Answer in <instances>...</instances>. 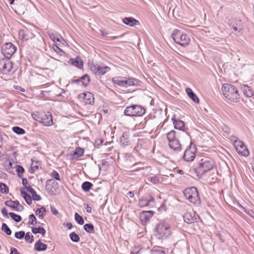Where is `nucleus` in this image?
Instances as JSON below:
<instances>
[{"label":"nucleus","mask_w":254,"mask_h":254,"mask_svg":"<svg viewBox=\"0 0 254 254\" xmlns=\"http://www.w3.org/2000/svg\"><path fill=\"white\" fill-rule=\"evenodd\" d=\"M214 165L212 161L206 160L199 163L197 167L198 172L201 175H203L206 172L212 170L214 168Z\"/></svg>","instance_id":"11"},{"label":"nucleus","mask_w":254,"mask_h":254,"mask_svg":"<svg viewBox=\"0 0 254 254\" xmlns=\"http://www.w3.org/2000/svg\"><path fill=\"white\" fill-rule=\"evenodd\" d=\"M222 129L224 132H225L227 134H229L231 132L230 128H229V127L228 126H227L226 125H223L222 126Z\"/></svg>","instance_id":"54"},{"label":"nucleus","mask_w":254,"mask_h":254,"mask_svg":"<svg viewBox=\"0 0 254 254\" xmlns=\"http://www.w3.org/2000/svg\"><path fill=\"white\" fill-rule=\"evenodd\" d=\"M247 213L254 219V211L249 210L248 211Z\"/></svg>","instance_id":"62"},{"label":"nucleus","mask_w":254,"mask_h":254,"mask_svg":"<svg viewBox=\"0 0 254 254\" xmlns=\"http://www.w3.org/2000/svg\"><path fill=\"white\" fill-rule=\"evenodd\" d=\"M31 165L29 172L30 174H34L35 171L39 170L41 167V162L40 161H35L34 158L31 159Z\"/></svg>","instance_id":"20"},{"label":"nucleus","mask_w":254,"mask_h":254,"mask_svg":"<svg viewBox=\"0 0 254 254\" xmlns=\"http://www.w3.org/2000/svg\"><path fill=\"white\" fill-rule=\"evenodd\" d=\"M53 48L55 51L59 54L62 55V53H64L63 51L57 45H55Z\"/></svg>","instance_id":"55"},{"label":"nucleus","mask_w":254,"mask_h":254,"mask_svg":"<svg viewBox=\"0 0 254 254\" xmlns=\"http://www.w3.org/2000/svg\"><path fill=\"white\" fill-rule=\"evenodd\" d=\"M145 113V109L140 105H132L127 106L124 110V114L129 117H141Z\"/></svg>","instance_id":"5"},{"label":"nucleus","mask_w":254,"mask_h":254,"mask_svg":"<svg viewBox=\"0 0 254 254\" xmlns=\"http://www.w3.org/2000/svg\"><path fill=\"white\" fill-rule=\"evenodd\" d=\"M13 67V63L8 59H0V73L8 74Z\"/></svg>","instance_id":"10"},{"label":"nucleus","mask_w":254,"mask_h":254,"mask_svg":"<svg viewBox=\"0 0 254 254\" xmlns=\"http://www.w3.org/2000/svg\"><path fill=\"white\" fill-rule=\"evenodd\" d=\"M123 22L125 24L130 26L138 25L139 24V21L132 17H125L123 18Z\"/></svg>","instance_id":"22"},{"label":"nucleus","mask_w":254,"mask_h":254,"mask_svg":"<svg viewBox=\"0 0 254 254\" xmlns=\"http://www.w3.org/2000/svg\"><path fill=\"white\" fill-rule=\"evenodd\" d=\"M0 191L2 193L7 194L8 193L9 190L7 186L4 183H0Z\"/></svg>","instance_id":"45"},{"label":"nucleus","mask_w":254,"mask_h":254,"mask_svg":"<svg viewBox=\"0 0 254 254\" xmlns=\"http://www.w3.org/2000/svg\"><path fill=\"white\" fill-rule=\"evenodd\" d=\"M8 215L14 221L16 222H19L22 220L21 216L14 212H10L8 213Z\"/></svg>","instance_id":"38"},{"label":"nucleus","mask_w":254,"mask_h":254,"mask_svg":"<svg viewBox=\"0 0 254 254\" xmlns=\"http://www.w3.org/2000/svg\"><path fill=\"white\" fill-rule=\"evenodd\" d=\"M156 235L159 239H165L172 235L170 224L167 223L160 222L155 228Z\"/></svg>","instance_id":"3"},{"label":"nucleus","mask_w":254,"mask_h":254,"mask_svg":"<svg viewBox=\"0 0 254 254\" xmlns=\"http://www.w3.org/2000/svg\"><path fill=\"white\" fill-rule=\"evenodd\" d=\"M66 226L68 229H71L72 228V224L70 222H68L66 223Z\"/></svg>","instance_id":"64"},{"label":"nucleus","mask_w":254,"mask_h":254,"mask_svg":"<svg viewBox=\"0 0 254 254\" xmlns=\"http://www.w3.org/2000/svg\"><path fill=\"white\" fill-rule=\"evenodd\" d=\"M81 85L83 86H87L90 82V77L87 74H84L80 77Z\"/></svg>","instance_id":"33"},{"label":"nucleus","mask_w":254,"mask_h":254,"mask_svg":"<svg viewBox=\"0 0 254 254\" xmlns=\"http://www.w3.org/2000/svg\"><path fill=\"white\" fill-rule=\"evenodd\" d=\"M51 210L54 215H57L59 213L58 210L53 206H51Z\"/></svg>","instance_id":"57"},{"label":"nucleus","mask_w":254,"mask_h":254,"mask_svg":"<svg viewBox=\"0 0 254 254\" xmlns=\"http://www.w3.org/2000/svg\"><path fill=\"white\" fill-rule=\"evenodd\" d=\"M148 180L153 184H156L159 182V178L157 176H152L148 178Z\"/></svg>","instance_id":"53"},{"label":"nucleus","mask_w":254,"mask_h":254,"mask_svg":"<svg viewBox=\"0 0 254 254\" xmlns=\"http://www.w3.org/2000/svg\"><path fill=\"white\" fill-rule=\"evenodd\" d=\"M84 230L88 233H94V227L92 223H87L83 226Z\"/></svg>","instance_id":"32"},{"label":"nucleus","mask_w":254,"mask_h":254,"mask_svg":"<svg viewBox=\"0 0 254 254\" xmlns=\"http://www.w3.org/2000/svg\"><path fill=\"white\" fill-rule=\"evenodd\" d=\"M24 237L25 241L29 242L30 243H32L34 241V237L30 232L26 233Z\"/></svg>","instance_id":"49"},{"label":"nucleus","mask_w":254,"mask_h":254,"mask_svg":"<svg viewBox=\"0 0 254 254\" xmlns=\"http://www.w3.org/2000/svg\"><path fill=\"white\" fill-rule=\"evenodd\" d=\"M69 236L70 240L73 242L77 243L80 241L79 236L74 232L70 233Z\"/></svg>","instance_id":"40"},{"label":"nucleus","mask_w":254,"mask_h":254,"mask_svg":"<svg viewBox=\"0 0 254 254\" xmlns=\"http://www.w3.org/2000/svg\"><path fill=\"white\" fill-rule=\"evenodd\" d=\"M179 38V40L178 41L177 44H178L183 47L187 46L190 42V38L186 34H184Z\"/></svg>","instance_id":"21"},{"label":"nucleus","mask_w":254,"mask_h":254,"mask_svg":"<svg viewBox=\"0 0 254 254\" xmlns=\"http://www.w3.org/2000/svg\"><path fill=\"white\" fill-rule=\"evenodd\" d=\"M229 139L233 142V145L235 146V141H239L240 140L238 139V138L235 135H231L229 137Z\"/></svg>","instance_id":"56"},{"label":"nucleus","mask_w":254,"mask_h":254,"mask_svg":"<svg viewBox=\"0 0 254 254\" xmlns=\"http://www.w3.org/2000/svg\"><path fill=\"white\" fill-rule=\"evenodd\" d=\"M28 183L27 180L26 178H22V184L23 186H24V188H25V187L26 186L27 184Z\"/></svg>","instance_id":"61"},{"label":"nucleus","mask_w":254,"mask_h":254,"mask_svg":"<svg viewBox=\"0 0 254 254\" xmlns=\"http://www.w3.org/2000/svg\"><path fill=\"white\" fill-rule=\"evenodd\" d=\"M154 214L153 211H143L140 214V220L142 223H146Z\"/></svg>","instance_id":"17"},{"label":"nucleus","mask_w":254,"mask_h":254,"mask_svg":"<svg viewBox=\"0 0 254 254\" xmlns=\"http://www.w3.org/2000/svg\"><path fill=\"white\" fill-rule=\"evenodd\" d=\"M15 168L18 177L22 178L23 176V173L24 172V168L22 166L18 165H17Z\"/></svg>","instance_id":"43"},{"label":"nucleus","mask_w":254,"mask_h":254,"mask_svg":"<svg viewBox=\"0 0 254 254\" xmlns=\"http://www.w3.org/2000/svg\"><path fill=\"white\" fill-rule=\"evenodd\" d=\"M1 213L4 216H5L6 217H8V213L7 212V209L5 207H3L1 209Z\"/></svg>","instance_id":"58"},{"label":"nucleus","mask_w":254,"mask_h":254,"mask_svg":"<svg viewBox=\"0 0 254 254\" xmlns=\"http://www.w3.org/2000/svg\"><path fill=\"white\" fill-rule=\"evenodd\" d=\"M68 63L79 69H82L83 67V61L79 56H77L75 59H70Z\"/></svg>","instance_id":"19"},{"label":"nucleus","mask_w":254,"mask_h":254,"mask_svg":"<svg viewBox=\"0 0 254 254\" xmlns=\"http://www.w3.org/2000/svg\"><path fill=\"white\" fill-rule=\"evenodd\" d=\"M172 120L173 121V124L174 125V127L176 129H179L180 130L184 131V128H185V123L183 121L177 120L174 118H172ZM184 132V131H183Z\"/></svg>","instance_id":"24"},{"label":"nucleus","mask_w":254,"mask_h":254,"mask_svg":"<svg viewBox=\"0 0 254 254\" xmlns=\"http://www.w3.org/2000/svg\"><path fill=\"white\" fill-rule=\"evenodd\" d=\"M152 254H166V253L160 248L154 249L151 251Z\"/></svg>","instance_id":"51"},{"label":"nucleus","mask_w":254,"mask_h":254,"mask_svg":"<svg viewBox=\"0 0 254 254\" xmlns=\"http://www.w3.org/2000/svg\"><path fill=\"white\" fill-rule=\"evenodd\" d=\"M29 219L28 224L29 225H35L37 223V219L33 214L29 216Z\"/></svg>","instance_id":"47"},{"label":"nucleus","mask_w":254,"mask_h":254,"mask_svg":"<svg viewBox=\"0 0 254 254\" xmlns=\"http://www.w3.org/2000/svg\"><path fill=\"white\" fill-rule=\"evenodd\" d=\"M184 194L186 198L191 203L195 204H199L200 203V198L197 189L195 187L186 189L184 191Z\"/></svg>","instance_id":"4"},{"label":"nucleus","mask_w":254,"mask_h":254,"mask_svg":"<svg viewBox=\"0 0 254 254\" xmlns=\"http://www.w3.org/2000/svg\"><path fill=\"white\" fill-rule=\"evenodd\" d=\"M196 150L197 148L195 144H193L192 142H190V145L187 147L184 153L183 158L184 160L187 162L193 161L195 158Z\"/></svg>","instance_id":"8"},{"label":"nucleus","mask_w":254,"mask_h":254,"mask_svg":"<svg viewBox=\"0 0 254 254\" xmlns=\"http://www.w3.org/2000/svg\"><path fill=\"white\" fill-rule=\"evenodd\" d=\"M51 177L54 178L55 180L57 181H61V178L59 175V174L55 170H53L51 173Z\"/></svg>","instance_id":"52"},{"label":"nucleus","mask_w":254,"mask_h":254,"mask_svg":"<svg viewBox=\"0 0 254 254\" xmlns=\"http://www.w3.org/2000/svg\"><path fill=\"white\" fill-rule=\"evenodd\" d=\"M228 24L230 26H231L232 24L234 25L238 26L239 27H241V20L237 18L231 19L229 20Z\"/></svg>","instance_id":"39"},{"label":"nucleus","mask_w":254,"mask_h":254,"mask_svg":"<svg viewBox=\"0 0 254 254\" xmlns=\"http://www.w3.org/2000/svg\"><path fill=\"white\" fill-rule=\"evenodd\" d=\"M93 186L91 183L86 181L82 183L81 188L84 191L88 192Z\"/></svg>","instance_id":"35"},{"label":"nucleus","mask_w":254,"mask_h":254,"mask_svg":"<svg viewBox=\"0 0 254 254\" xmlns=\"http://www.w3.org/2000/svg\"><path fill=\"white\" fill-rule=\"evenodd\" d=\"M112 81L114 83L124 87L137 85L138 84V80L134 78H127L122 76H116L113 77Z\"/></svg>","instance_id":"6"},{"label":"nucleus","mask_w":254,"mask_h":254,"mask_svg":"<svg viewBox=\"0 0 254 254\" xmlns=\"http://www.w3.org/2000/svg\"><path fill=\"white\" fill-rule=\"evenodd\" d=\"M138 205L140 207H143L149 206L147 199L144 198L140 199L139 200Z\"/></svg>","instance_id":"48"},{"label":"nucleus","mask_w":254,"mask_h":254,"mask_svg":"<svg viewBox=\"0 0 254 254\" xmlns=\"http://www.w3.org/2000/svg\"><path fill=\"white\" fill-rule=\"evenodd\" d=\"M75 220L76 222L79 225H83L84 221L83 217L80 215L78 213L76 212L74 214Z\"/></svg>","instance_id":"42"},{"label":"nucleus","mask_w":254,"mask_h":254,"mask_svg":"<svg viewBox=\"0 0 254 254\" xmlns=\"http://www.w3.org/2000/svg\"><path fill=\"white\" fill-rule=\"evenodd\" d=\"M184 33L180 30L178 29H175L173 31V33L171 34V38L174 40L176 43H177L178 41L179 40V38L181 37Z\"/></svg>","instance_id":"29"},{"label":"nucleus","mask_w":254,"mask_h":254,"mask_svg":"<svg viewBox=\"0 0 254 254\" xmlns=\"http://www.w3.org/2000/svg\"><path fill=\"white\" fill-rule=\"evenodd\" d=\"M186 91L188 96L195 103H199V99L196 95L190 88H187Z\"/></svg>","instance_id":"26"},{"label":"nucleus","mask_w":254,"mask_h":254,"mask_svg":"<svg viewBox=\"0 0 254 254\" xmlns=\"http://www.w3.org/2000/svg\"><path fill=\"white\" fill-rule=\"evenodd\" d=\"M25 189L31 194L32 199L34 200L39 201L41 199L40 195L38 194L36 191L31 187H25Z\"/></svg>","instance_id":"27"},{"label":"nucleus","mask_w":254,"mask_h":254,"mask_svg":"<svg viewBox=\"0 0 254 254\" xmlns=\"http://www.w3.org/2000/svg\"><path fill=\"white\" fill-rule=\"evenodd\" d=\"M16 51V47L12 43H5L2 47L1 52L5 58L9 59Z\"/></svg>","instance_id":"9"},{"label":"nucleus","mask_w":254,"mask_h":254,"mask_svg":"<svg viewBox=\"0 0 254 254\" xmlns=\"http://www.w3.org/2000/svg\"><path fill=\"white\" fill-rule=\"evenodd\" d=\"M232 28L234 29V31H238L239 32H240L242 30V27H239V28H237L236 26H235L234 25V24H232L231 25Z\"/></svg>","instance_id":"59"},{"label":"nucleus","mask_w":254,"mask_h":254,"mask_svg":"<svg viewBox=\"0 0 254 254\" xmlns=\"http://www.w3.org/2000/svg\"><path fill=\"white\" fill-rule=\"evenodd\" d=\"M78 98L82 100L85 104L92 105L94 103V97L93 94L89 92H85L78 95Z\"/></svg>","instance_id":"14"},{"label":"nucleus","mask_w":254,"mask_h":254,"mask_svg":"<svg viewBox=\"0 0 254 254\" xmlns=\"http://www.w3.org/2000/svg\"><path fill=\"white\" fill-rule=\"evenodd\" d=\"M147 201L149 206L151 203L155 202V198L153 196H150V198L149 200L147 199Z\"/></svg>","instance_id":"63"},{"label":"nucleus","mask_w":254,"mask_h":254,"mask_svg":"<svg viewBox=\"0 0 254 254\" xmlns=\"http://www.w3.org/2000/svg\"><path fill=\"white\" fill-rule=\"evenodd\" d=\"M21 195L24 198V200L28 205H31L32 203V197L27 193L25 191L23 190V189L20 190Z\"/></svg>","instance_id":"30"},{"label":"nucleus","mask_w":254,"mask_h":254,"mask_svg":"<svg viewBox=\"0 0 254 254\" xmlns=\"http://www.w3.org/2000/svg\"><path fill=\"white\" fill-rule=\"evenodd\" d=\"M221 90L224 96L231 101H239L240 97L238 90L234 85L227 83L223 84Z\"/></svg>","instance_id":"2"},{"label":"nucleus","mask_w":254,"mask_h":254,"mask_svg":"<svg viewBox=\"0 0 254 254\" xmlns=\"http://www.w3.org/2000/svg\"><path fill=\"white\" fill-rule=\"evenodd\" d=\"M235 142L234 147L238 153L245 157L248 156L249 154V151L243 142L241 140Z\"/></svg>","instance_id":"12"},{"label":"nucleus","mask_w":254,"mask_h":254,"mask_svg":"<svg viewBox=\"0 0 254 254\" xmlns=\"http://www.w3.org/2000/svg\"><path fill=\"white\" fill-rule=\"evenodd\" d=\"M48 35L51 38L54 42L56 41L59 42L60 40V35L57 33H55L54 32H48Z\"/></svg>","instance_id":"41"},{"label":"nucleus","mask_w":254,"mask_h":254,"mask_svg":"<svg viewBox=\"0 0 254 254\" xmlns=\"http://www.w3.org/2000/svg\"><path fill=\"white\" fill-rule=\"evenodd\" d=\"M12 129L14 133L18 135H22L25 133V130L18 126L13 127Z\"/></svg>","instance_id":"37"},{"label":"nucleus","mask_w":254,"mask_h":254,"mask_svg":"<svg viewBox=\"0 0 254 254\" xmlns=\"http://www.w3.org/2000/svg\"><path fill=\"white\" fill-rule=\"evenodd\" d=\"M241 90L246 97L254 98V91L251 87L247 85H242L241 86Z\"/></svg>","instance_id":"18"},{"label":"nucleus","mask_w":254,"mask_h":254,"mask_svg":"<svg viewBox=\"0 0 254 254\" xmlns=\"http://www.w3.org/2000/svg\"><path fill=\"white\" fill-rule=\"evenodd\" d=\"M120 141L121 144L124 146L129 145V139L128 135L127 132H123L122 135L120 137Z\"/></svg>","instance_id":"28"},{"label":"nucleus","mask_w":254,"mask_h":254,"mask_svg":"<svg viewBox=\"0 0 254 254\" xmlns=\"http://www.w3.org/2000/svg\"><path fill=\"white\" fill-rule=\"evenodd\" d=\"M1 230L7 235L11 234V231L5 223H2L1 226Z\"/></svg>","instance_id":"44"},{"label":"nucleus","mask_w":254,"mask_h":254,"mask_svg":"<svg viewBox=\"0 0 254 254\" xmlns=\"http://www.w3.org/2000/svg\"><path fill=\"white\" fill-rule=\"evenodd\" d=\"M91 70L97 75L101 76L109 71L110 68L107 66H100L98 64H93Z\"/></svg>","instance_id":"13"},{"label":"nucleus","mask_w":254,"mask_h":254,"mask_svg":"<svg viewBox=\"0 0 254 254\" xmlns=\"http://www.w3.org/2000/svg\"><path fill=\"white\" fill-rule=\"evenodd\" d=\"M19 36L22 41L33 38L34 34L28 29L25 28L19 31Z\"/></svg>","instance_id":"15"},{"label":"nucleus","mask_w":254,"mask_h":254,"mask_svg":"<svg viewBox=\"0 0 254 254\" xmlns=\"http://www.w3.org/2000/svg\"><path fill=\"white\" fill-rule=\"evenodd\" d=\"M182 137L189 139V135L185 132L176 131L172 130L167 134L169 147L175 151L179 152L182 150V145L179 140Z\"/></svg>","instance_id":"1"},{"label":"nucleus","mask_w":254,"mask_h":254,"mask_svg":"<svg viewBox=\"0 0 254 254\" xmlns=\"http://www.w3.org/2000/svg\"><path fill=\"white\" fill-rule=\"evenodd\" d=\"M184 219L185 222L190 224L195 222L196 220V218L194 213L187 212L184 215Z\"/></svg>","instance_id":"23"},{"label":"nucleus","mask_w":254,"mask_h":254,"mask_svg":"<svg viewBox=\"0 0 254 254\" xmlns=\"http://www.w3.org/2000/svg\"><path fill=\"white\" fill-rule=\"evenodd\" d=\"M4 204L6 206L11 208L12 209L16 211L20 212L24 209L23 206L20 204L19 201L17 200L13 201L11 199H10L4 202Z\"/></svg>","instance_id":"16"},{"label":"nucleus","mask_w":254,"mask_h":254,"mask_svg":"<svg viewBox=\"0 0 254 254\" xmlns=\"http://www.w3.org/2000/svg\"><path fill=\"white\" fill-rule=\"evenodd\" d=\"M46 212V208L42 206L40 208H38L37 210L36 211V214L37 215H39V217L40 219H43L45 216L44 213Z\"/></svg>","instance_id":"36"},{"label":"nucleus","mask_w":254,"mask_h":254,"mask_svg":"<svg viewBox=\"0 0 254 254\" xmlns=\"http://www.w3.org/2000/svg\"><path fill=\"white\" fill-rule=\"evenodd\" d=\"M84 151V149L78 147L76 148L75 151L73 152V158H78L83 156Z\"/></svg>","instance_id":"31"},{"label":"nucleus","mask_w":254,"mask_h":254,"mask_svg":"<svg viewBox=\"0 0 254 254\" xmlns=\"http://www.w3.org/2000/svg\"><path fill=\"white\" fill-rule=\"evenodd\" d=\"M25 235V232L23 231L16 232L15 233L14 236L16 238L18 239H21L24 238Z\"/></svg>","instance_id":"50"},{"label":"nucleus","mask_w":254,"mask_h":254,"mask_svg":"<svg viewBox=\"0 0 254 254\" xmlns=\"http://www.w3.org/2000/svg\"><path fill=\"white\" fill-rule=\"evenodd\" d=\"M132 171H138L141 169H144V167L143 166V164L140 162L135 163L131 167Z\"/></svg>","instance_id":"46"},{"label":"nucleus","mask_w":254,"mask_h":254,"mask_svg":"<svg viewBox=\"0 0 254 254\" xmlns=\"http://www.w3.org/2000/svg\"><path fill=\"white\" fill-rule=\"evenodd\" d=\"M46 114L43 112H37L33 117L34 119L45 126H50L53 124L52 115L49 113Z\"/></svg>","instance_id":"7"},{"label":"nucleus","mask_w":254,"mask_h":254,"mask_svg":"<svg viewBox=\"0 0 254 254\" xmlns=\"http://www.w3.org/2000/svg\"><path fill=\"white\" fill-rule=\"evenodd\" d=\"M71 83H77L79 85H81V83L80 81V77L77 79H72L71 81Z\"/></svg>","instance_id":"60"},{"label":"nucleus","mask_w":254,"mask_h":254,"mask_svg":"<svg viewBox=\"0 0 254 254\" xmlns=\"http://www.w3.org/2000/svg\"><path fill=\"white\" fill-rule=\"evenodd\" d=\"M32 232L33 233L36 234L37 233L41 234L43 236H44L46 234V230L43 227H32Z\"/></svg>","instance_id":"34"},{"label":"nucleus","mask_w":254,"mask_h":254,"mask_svg":"<svg viewBox=\"0 0 254 254\" xmlns=\"http://www.w3.org/2000/svg\"><path fill=\"white\" fill-rule=\"evenodd\" d=\"M47 245L43 243L41 240L37 241L35 244L34 250L36 251H44L47 250Z\"/></svg>","instance_id":"25"}]
</instances>
